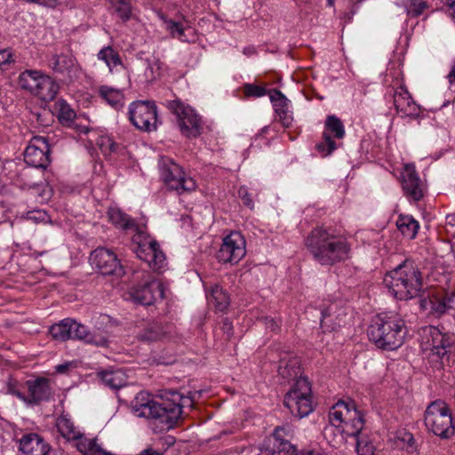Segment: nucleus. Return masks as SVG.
I'll return each mask as SVG.
<instances>
[{
    "label": "nucleus",
    "instance_id": "1",
    "mask_svg": "<svg viewBox=\"0 0 455 455\" xmlns=\"http://www.w3.org/2000/svg\"><path fill=\"white\" fill-rule=\"evenodd\" d=\"M305 245L313 259L322 266H331L349 258L350 245L346 238L322 227L315 228L308 234Z\"/></svg>",
    "mask_w": 455,
    "mask_h": 455
},
{
    "label": "nucleus",
    "instance_id": "2",
    "mask_svg": "<svg viewBox=\"0 0 455 455\" xmlns=\"http://www.w3.org/2000/svg\"><path fill=\"white\" fill-rule=\"evenodd\" d=\"M384 283L388 291L399 300H410L425 294L427 287L418 264L406 259L386 274Z\"/></svg>",
    "mask_w": 455,
    "mask_h": 455
},
{
    "label": "nucleus",
    "instance_id": "3",
    "mask_svg": "<svg viewBox=\"0 0 455 455\" xmlns=\"http://www.w3.org/2000/svg\"><path fill=\"white\" fill-rule=\"evenodd\" d=\"M407 334L404 320L396 313L388 312L378 315L372 319L369 328L370 340L378 348L395 350L400 347Z\"/></svg>",
    "mask_w": 455,
    "mask_h": 455
},
{
    "label": "nucleus",
    "instance_id": "4",
    "mask_svg": "<svg viewBox=\"0 0 455 455\" xmlns=\"http://www.w3.org/2000/svg\"><path fill=\"white\" fill-rule=\"evenodd\" d=\"M422 347L429 351L430 362L435 368L455 366V339L452 335L435 326H427L423 329Z\"/></svg>",
    "mask_w": 455,
    "mask_h": 455
},
{
    "label": "nucleus",
    "instance_id": "5",
    "mask_svg": "<svg viewBox=\"0 0 455 455\" xmlns=\"http://www.w3.org/2000/svg\"><path fill=\"white\" fill-rule=\"evenodd\" d=\"M158 169L160 179L169 190L179 195L196 190V181L188 176L183 168L172 159L163 156L159 159Z\"/></svg>",
    "mask_w": 455,
    "mask_h": 455
},
{
    "label": "nucleus",
    "instance_id": "6",
    "mask_svg": "<svg viewBox=\"0 0 455 455\" xmlns=\"http://www.w3.org/2000/svg\"><path fill=\"white\" fill-rule=\"evenodd\" d=\"M166 406L164 393L160 395V401H156L148 392L141 391L131 403V408L135 416L155 420L162 426V428L170 429L166 419Z\"/></svg>",
    "mask_w": 455,
    "mask_h": 455
},
{
    "label": "nucleus",
    "instance_id": "7",
    "mask_svg": "<svg viewBox=\"0 0 455 455\" xmlns=\"http://www.w3.org/2000/svg\"><path fill=\"white\" fill-rule=\"evenodd\" d=\"M164 105L176 116L182 135L196 138L202 134L204 122L193 108L180 99L166 100Z\"/></svg>",
    "mask_w": 455,
    "mask_h": 455
},
{
    "label": "nucleus",
    "instance_id": "8",
    "mask_svg": "<svg viewBox=\"0 0 455 455\" xmlns=\"http://www.w3.org/2000/svg\"><path fill=\"white\" fill-rule=\"evenodd\" d=\"M329 423L345 427L347 435H357L364 427L363 415L353 402L339 401L329 411Z\"/></svg>",
    "mask_w": 455,
    "mask_h": 455
},
{
    "label": "nucleus",
    "instance_id": "9",
    "mask_svg": "<svg viewBox=\"0 0 455 455\" xmlns=\"http://www.w3.org/2000/svg\"><path fill=\"white\" fill-rule=\"evenodd\" d=\"M425 425L434 435L448 439L455 433L451 411L441 400L432 402L425 412Z\"/></svg>",
    "mask_w": 455,
    "mask_h": 455
},
{
    "label": "nucleus",
    "instance_id": "10",
    "mask_svg": "<svg viewBox=\"0 0 455 455\" xmlns=\"http://www.w3.org/2000/svg\"><path fill=\"white\" fill-rule=\"evenodd\" d=\"M19 84L44 101L54 100L59 90L58 84L51 76L33 69H27L20 75Z\"/></svg>",
    "mask_w": 455,
    "mask_h": 455
},
{
    "label": "nucleus",
    "instance_id": "11",
    "mask_svg": "<svg viewBox=\"0 0 455 455\" xmlns=\"http://www.w3.org/2000/svg\"><path fill=\"white\" fill-rule=\"evenodd\" d=\"M311 393L309 381L300 377L285 395L283 403L293 416L302 419L314 410Z\"/></svg>",
    "mask_w": 455,
    "mask_h": 455
},
{
    "label": "nucleus",
    "instance_id": "12",
    "mask_svg": "<svg viewBox=\"0 0 455 455\" xmlns=\"http://www.w3.org/2000/svg\"><path fill=\"white\" fill-rule=\"evenodd\" d=\"M57 428L61 435L67 440L76 441L77 450L84 455H112L106 451L96 439H89L83 436L82 433L76 428L74 423L66 415H61L56 423Z\"/></svg>",
    "mask_w": 455,
    "mask_h": 455
},
{
    "label": "nucleus",
    "instance_id": "13",
    "mask_svg": "<svg viewBox=\"0 0 455 455\" xmlns=\"http://www.w3.org/2000/svg\"><path fill=\"white\" fill-rule=\"evenodd\" d=\"M129 119L140 131H155L157 123L156 107L148 100L134 101L129 107Z\"/></svg>",
    "mask_w": 455,
    "mask_h": 455
},
{
    "label": "nucleus",
    "instance_id": "14",
    "mask_svg": "<svg viewBox=\"0 0 455 455\" xmlns=\"http://www.w3.org/2000/svg\"><path fill=\"white\" fill-rule=\"evenodd\" d=\"M133 242L137 243L134 248L137 257L145 261L150 268L158 271L164 267L165 255L155 240L144 237L141 233L133 236Z\"/></svg>",
    "mask_w": 455,
    "mask_h": 455
},
{
    "label": "nucleus",
    "instance_id": "15",
    "mask_svg": "<svg viewBox=\"0 0 455 455\" xmlns=\"http://www.w3.org/2000/svg\"><path fill=\"white\" fill-rule=\"evenodd\" d=\"M419 307L422 310L429 309L431 315L441 317L455 310V291H443L440 292H429L419 299Z\"/></svg>",
    "mask_w": 455,
    "mask_h": 455
},
{
    "label": "nucleus",
    "instance_id": "16",
    "mask_svg": "<svg viewBox=\"0 0 455 455\" xmlns=\"http://www.w3.org/2000/svg\"><path fill=\"white\" fill-rule=\"evenodd\" d=\"M245 239L240 232H231L224 237L217 259L222 263H238L246 253Z\"/></svg>",
    "mask_w": 455,
    "mask_h": 455
},
{
    "label": "nucleus",
    "instance_id": "17",
    "mask_svg": "<svg viewBox=\"0 0 455 455\" xmlns=\"http://www.w3.org/2000/svg\"><path fill=\"white\" fill-rule=\"evenodd\" d=\"M92 265L104 275L122 276L123 266L117 255L110 249L98 247L90 256Z\"/></svg>",
    "mask_w": 455,
    "mask_h": 455
},
{
    "label": "nucleus",
    "instance_id": "18",
    "mask_svg": "<svg viewBox=\"0 0 455 455\" xmlns=\"http://www.w3.org/2000/svg\"><path fill=\"white\" fill-rule=\"evenodd\" d=\"M50 147L45 138L34 137L24 152L25 162L35 168H46L50 163Z\"/></svg>",
    "mask_w": 455,
    "mask_h": 455
},
{
    "label": "nucleus",
    "instance_id": "19",
    "mask_svg": "<svg viewBox=\"0 0 455 455\" xmlns=\"http://www.w3.org/2000/svg\"><path fill=\"white\" fill-rule=\"evenodd\" d=\"M164 401L166 402L169 428H172L180 420L182 414V408L192 407L194 397L191 395H184L176 390H169L164 392Z\"/></svg>",
    "mask_w": 455,
    "mask_h": 455
},
{
    "label": "nucleus",
    "instance_id": "20",
    "mask_svg": "<svg viewBox=\"0 0 455 455\" xmlns=\"http://www.w3.org/2000/svg\"><path fill=\"white\" fill-rule=\"evenodd\" d=\"M48 62L49 67L55 73L61 75L65 80L73 81L79 76L80 68L68 51L53 53Z\"/></svg>",
    "mask_w": 455,
    "mask_h": 455
},
{
    "label": "nucleus",
    "instance_id": "21",
    "mask_svg": "<svg viewBox=\"0 0 455 455\" xmlns=\"http://www.w3.org/2000/svg\"><path fill=\"white\" fill-rule=\"evenodd\" d=\"M164 285L156 279L147 281L144 284L134 287L130 296L135 302L141 305H152L157 299L164 298Z\"/></svg>",
    "mask_w": 455,
    "mask_h": 455
},
{
    "label": "nucleus",
    "instance_id": "22",
    "mask_svg": "<svg viewBox=\"0 0 455 455\" xmlns=\"http://www.w3.org/2000/svg\"><path fill=\"white\" fill-rule=\"evenodd\" d=\"M342 139L345 136V128L339 118L336 116H329L325 121V129L323 133V141L319 143L316 148L319 152L324 156L331 155L337 148L335 141L331 137Z\"/></svg>",
    "mask_w": 455,
    "mask_h": 455
},
{
    "label": "nucleus",
    "instance_id": "23",
    "mask_svg": "<svg viewBox=\"0 0 455 455\" xmlns=\"http://www.w3.org/2000/svg\"><path fill=\"white\" fill-rule=\"evenodd\" d=\"M402 187L404 194L414 201H419L423 196V184L412 164H406L401 172Z\"/></svg>",
    "mask_w": 455,
    "mask_h": 455
},
{
    "label": "nucleus",
    "instance_id": "24",
    "mask_svg": "<svg viewBox=\"0 0 455 455\" xmlns=\"http://www.w3.org/2000/svg\"><path fill=\"white\" fill-rule=\"evenodd\" d=\"M286 430L283 427L275 429L274 434L267 440L265 450L267 455H296L297 449L284 437Z\"/></svg>",
    "mask_w": 455,
    "mask_h": 455
},
{
    "label": "nucleus",
    "instance_id": "25",
    "mask_svg": "<svg viewBox=\"0 0 455 455\" xmlns=\"http://www.w3.org/2000/svg\"><path fill=\"white\" fill-rule=\"evenodd\" d=\"M393 98L395 109L401 116L417 118L419 116V106L413 100L403 85H400L395 90Z\"/></svg>",
    "mask_w": 455,
    "mask_h": 455
},
{
    "label": "nucleus",
    "instance_id": "26",
    "mask_svg": "<svg viewBox=\"0 0 455 455\" xmlns=\"http://www.w3.org/2000/svg\"><path fill=\"white\" fill-rule=\"evenodd\" d=\"M28 390V403H39L48 401L52 395L50 381L46 378H36L26 382Z\"/></svg>",
    "mask_w": 455,
    "mask_h": 455
},
{
    "label": "nucleus",
    "instance_id": "27",
    "mask_svg": "<svg viewBox=\"0 0 455 455\" xmlns=\"http://www.w3.org/2000/svg\"><path fill=\"white\" fill-rule=\"evenodd\" d=\"M72 332H71V339H80L84 340L87 344L95 345L97 347H107L108 344V339L100 333H92L89 331L88 328L77 323L76 321L72 319Z\"/></svg>",
    "mask_w": 455,
    "mask_h": 455
},
{
    "label": "nucleus",
    "instance_id": "28",
    "mask_svg": "<svg viewBox=\"0 0 455 455\" xmlns=\"http://www.w3.org/2000/svg\"><path fill=\"white\" fill-rule=\"evenodd\" d=\"M269 98L273 103L275 113L279 116V121L283 126L289 127L292 122L291 113L289 109L290 101L277 89H273L269 92Z\"/></svg>",
    "mask_w": 455,
    "mask_h": 455
},
{
    "label": "nucleus",
    "instance_id": "29",
    "mask_svg": "<svg viewBox=\"0 0 455 455\" xmlns=\"http://www.w3.org/2000/svg\"><path fill=\"white\" fill-rule=\"evenodd\" d=\"M20 455H47L49 448L37 434H28L20 440Z\"/></svg>",
    "mask_w": 455,
    "mask_h": 455
},
{
    "label": "nucleus",
    "instance_id": "30",
    "mask_svg": "<svg viewBox=\"0 0 455 455\" xmlns=\"http://www.w3.org/2000/svg\"><path fill=\"white\" fill-rule=\"evenodd\" d=\"M172 329L173 326L172 324L163 325L159 323H150L138 333V338L145 342L160 341L168 338Z\"/></svg>",
    "mask_w": 455,
    "mask_h": 455
},
{
    "label": "nucleus",
    "instance_id": "31",
    "mask_svg": "<svg viewBox=\"0 0 455 455\" xmlns=\"http://www.w3.org/2000/svg\"><path fill=\"white\" fill-rule=\"evenodd\" d=\"M98 376L105 386L114 390L124 387L127 383V376L120 369L102 371Z\"/></svg>",
    "mask_w": 455,
    "mask_h": 455
},
{
    "label": "nucleus",
    "instance_id": "32",
    "mask_svg": "<svg viewBox=\"0 0 455 455\" xmlns=\"http://www.w3.org/2000/svg\"><path fill=\"white\" fill-rule=\"evenodd\" d=\"M396 227L402 235L408 239H414L419 229V222L411 215H399Z\"/></svg>",
    "mask_w": 455,
    "mask_h": 455
},
{
    "label": "nucleus",
    "instance_id": "33",
    "mask_svg": "<svg viewBox=\"0 0 455 455\" xmlns=\"http://www.w3.org/2000/svg\"><path fill=\"white\" fill-rule=\"evenodd\" d=\"M207 299L218 311H225L229 305V297L227 292L218 284L212 286Z\"/></svg>",
    "mask_w": 455,
    "mask_h": 455
},
{
    "label": "nucleus",
    "instance_id": "34",
    "mask_svg": "<svg viewBox=\"0 0 455 455\" xmlns=\"http://www.w3.org/2000/svg\"><path fill=\"white\" fill-rule=\"evenodd\" d=\"M72 319L66 318L50 327L49 332L54 339L65 341L71 339Z\"/></svg>",
    "mask_w": 455,
    "mask_h": 455
},
{
    "label": "nucleus",
    "instance_id": "35",
    "mask_svg": "<svg viewBox=\"0 0 455 455\" xmlns=\"http://www.w3.org/2000/svg\"><path fill=\"white\" fill-rule=\"evenodd\" d=\"M347 434L345 427L328 424L324 427L323 434L328 443L337 447L345 441L344 434Z\"/></svg>",
    "mask_w": 455,
    "mask_h": 455
},
{
    "label": "nucleus",
    "instance_id": "36",
    "mask_svg": "<svg viewBox=\"0 0 455 455\" xmlns=\"http://www.w3.org/2000/svg\"><path fill=\"white\" fill-rule=\"evenodd\" d=\"M97 58L108 66L110 72L113 71L114 68L122 64L118 52H116L111 46L103 47L98 52Z\"/></svg>",
    "mask_w": 455,
    "mask_h": 455
},
{
    "label": "nucleus",
    "instance_id": "37",
    "mask_svg": "<svg viewBox=\"0 0 455 455\" xmlns=\"http://www.w3.org/2000/svg\"><path fill=\"white\" fill-rule=\"evenodd\" d=\"M279 374L283 379H296L300 378V366L297 358L290 359L288 362L282 361L278 369Z\"/></svg>",
    "mask_w": 455,
    "mask_h": 455
},
{
    "label": "nucleus",
    "instance_id": "38",
    "mask_svg": "<svg viewBox=\"0 0 455 455\" xmlns=\"http://www.w3.org/2000/svg\"><path fill=\"white\" fill-rule=\"evenodd\" d=\"M99 93L111 107L118 108L122 106L123 94L120 91L107 85H102L99 89Z\"/></svg>",
    "mask_w": 455,
    "mask_h": 455
},
{
    "label": "nucleus",
    "instance_id": "39",
    "mask_svg": "<svg viewBox=\"0 0 455 455\" xmlns=\"http://www.w3.org/2000/svg\"><path fill=\"white\" fill-rule=\"evenodd\" d=\"M354 436L356 437V452L358 455H375V445L367 435L362 434L361 431Z\"/></svg>",
    "mask_w": 455,
    "mask_h": 455
},
{
    "label": "nucleus",
    "instance_id": "40",
    "mask_svg": "<svg viewBox=\"0 0 455 455\" xmlns=\"http://www.w3.org/2000/svg\"><path fill=\"white\" fill-rule=\"evenodd\" d=\"M114 14H116L123 22L128 21L132 17V6L131 0H123L110 6Z\"/></svg>",
    "mask_w": 455,
    "mask_h": 455
},
{
    "label": "nucleus",
    "instance_id": "41",
    "mask_svg": "<svg viewBox=\"0 0 455 455\" xmlns=\"http://www.w3.org/2000/svg\"><path fill=\"white\" fill-rule=\"evenodd\" d=\"M396 444L400 445L401 448L405 449L408 452H413L416 451L415 439L410 432L405 429L398 430L395 433Z\"/></svg>",
    "mask_w": 455,
    "mask_h": 455
},
{
    "label": "nucleus",
    "instance_id": "42",
    "mask_svg": "<svg viewBox=\"0 0 455 455\" xmlns=\"http://www.w3.org/2000/svg\"><path fill=\"white\" fill-rule=\"evenodd\" d=\"M109 219L113 224L123 229H130L133 228V220L120 210H111L109 212Z\"/></svg>",
    "mask_w": 455,
    "mask_h": 455
},
{
    "label": "nucleus",
    "instance_id": "43",
    "mask_svg": "<svg viewBox=\"0 0 455 455\" xmlns=\"http://www.w3.org/2000/svg\"><path fill=\"white\" fill-rule=\"evenodd\" d=\"M426 8L427 3L422 0H411L405 5L407 14L411 17L419 16Z\"/></svg>",
    "mask_w": 455,
    "mask_h": 455
},
{
    "label": "nucleus",
    "instance_id": "44",
    "mask_svg": "<svg viewBox=\"0 0 455 455\" xmlns=\"http://www.w3.org/2000/svg\"><path fill=\"white\" fill-rule=\"evenodd\" d=\"M165 25L166 29L172 34L173 37H176L183 42L187 41L184 34V27L181 23L170 20L165 21Z\"/></svg>",
    "mask_w": 455,
    "mask_h": 455
},
{
    "label": "nucleus",
    "instance_id": "45",
    "mask_svg": "<svg viewBox=\"0 0 455 455\" xmlns=\"http://www.w3.org/2000/svg\"><path fill=\"white\" fill-rule=\"evenodd\" d=\"M243 93L246 97L259 98L267 93L266 88L253 84H245L243 85Z\"/></svg>",
    "mask_w": 455,
    "mask_h": 455
},
{
    "label": "nucleus",
    "instance_id": "46",
    "mask_svg": "<svg viewBox=\"0 0 455 455\" xmlns=\"http://www.w3.org/2000/svg\"><path fill=\"white\" fill-rule=\"evenodd\" d=\"M76 117V113L64 102L60 103L59 118L62 123H70Z\"/></svg>",
    "mask_w": 455,
    "mask_h": 455
},
{
    "label": "nucleus",
    "instance_id": "47",
    "mask_svg": "<svg viewBox=\"0 0 455 455\" xmlns=\"http://www.w3.org/2000/svg\"><path fill=\"white\" fill-rule=\"evenodd\" d=\"M99 145L104 154L116 152L119 148V145L114 142L109 137L101 138Z\"/></svg>",
    "mask_w": 455,
    "mask_h": 455
},
{
    "label": "nucleus",
    "instance_id": "48",
    "mask_svg": "<svg viewBox=\"0 0 455 455\" xmlns=\"http://www.w3.org/2000/svg\"><path fill=\"white\" fill-rule=\"evenodd\" d=\"M331 311H332V307H328V308L323 309L321 312V314H322L321 327L324 331H334L335 330L334 326H331L329 324V323L331 322V319H329L331 316Z\"/></svg>",
    "mask_w": 455,
    "mask_h": 455
},
{
    "label": "nucleus",
    "instance_id": "49",
    "mask_svg": "<svg viewBox=\"0 0 455 455\" xmlns=\"http://www.w3.org/2000/svg\"><path fill=\"white\" fill-rule=\"evenodd\" d=\"M13 61L12 53L9 49L0 50V69L4 70V67Z\"/></svg>",
    "mask_w": 455,
    "mask_h": 455
},
{
    "label": "nucleus",
    "instance_id": "50",
    "mask_svg": "<svg viewBox=\"0 0 455 455\" xmlns=\"http://www.w3.org/2000/svg\"><path fill=\"white\" fill-rule=\"evenodd\" d=\"M238 196L242 199L243 204L250 209H252L254 204L252 199L245 188H240L238 190Z\"/></svg>",
    "mask_w": 455,
    "mask_h": 455
},
{
    "label": "nucleus",
    "instance_id": "51",
    "mask_svg": "<svg viewBox=\"0 0 455 455\" xmlns=\"http://www.w3.org/2000/svg\"><path fill=\"white\" fill-rule=\"evenodd\" d=\"M7 392L12 395H15L17 398H19L20 401L24 403H28V395H25L23 393H21L15 385L9 384Z\"/></svg>",
    "mask_w": 455,
    "mask_h": 455
},
{
    "label": "nucleus",
    "instance_id": "52",
    "mask_svg": "<svg viewBox=\"0 0 455 455\" xmlns=\"http://www.w3.org/2000/svg\"><path fill=\"white\" fill-rule=\"evenodd\" d=\"M221 330L227 334L228 338H230L231 335L233 334V325L232 323L228 318L222 320Z\"/></svg>",
    "mask_w": 455,
    "mask_h": 455
},
{
    "label": "nucleus",
    "instance_id": "53",
    "mask_svg": "<svg viewBox=\"0 0 455 455\" xmlns=\"http://www.w3.org/2000/svg\"><path fill=\"white\" fill-rule=\"evenodd\" d=\"M264 323L267 329L275 331L279 328V323L272 317L267 316L264 318Z\"/></svg>",
    "mask_w": 455,
    "mask_h": 455
},
{
    "label": "nucleus",
    "instance_id": "54",
    "mask_svg": "<svg viewBox=\"0 0 455 455\" xmlns=\"http://www.w3.org/2000/svg\"><path fill=\"white\" fill-rule=\"evenodd\" d=\"M71 365L72 363L70 362L58 364L55 366V371L60 374L66 373Z\"/></svg>",
    "mask_w": 455,
    "mask_h": 455
},
{
    "label": "nucleus",
    "instance_id": "55",
    "mask_svg": "<svg viewBox=\"0 0 455 455\" xmlns=\"http://www.w3.org/2000/svg\"><path fill=\"white\" fill-rule=\"evenodd\" d=\"M448 78L450 81L451 88L455 90V64L453 65L451 72L449 73Z\"/></svg>",
    "mask_w": 455,
    "mask_h": 455
},
{
    "label": "nucleus",
    "instance_id": "56",
    "mask_svg": "<svg viewBox=\"0 0 455 455\" xmlns=\"http://www.w3.org/2000/svg\"><path fill=\"white\" fill-rule=\"evenodd\" d=\"M138 455H163L162 452L154 450L153 448H147L140 451Z\"/></svg>",
    "mask_w": 455,
    "mask_h": 455
},
{
    "label": "nucleus",
    "instance_id": "57",
    "mask_svg": "<svg viewBox=\"0 0 455 455\" xmlns=\"http://www.w3.org/2000/svg\"><path fill=\"white\" fill-rule=\"evenodd\" d=\"M44 217H45V213L39 212V211L30 212V216H29L30 219L41 220H44Z\"/></svg>",
    "mask_w": 455,
    "mask_h": 455
},
{
    "label": "nucleus",
    "instance_id": "58",
    "mask_svg": "<svg viewBox=\"0 0 455 455\" xmlns=\"http://www.w3.org/2000/svg\"><path fill=\"white\" fill-rule=\"evenodd\" d=\"M301 455H327V453L318 450H311L304 451Z\"/></svg>",
    "mask_w": 455,
    "mask_h": 455
},
{
    "label": "nucleus",
    "instance_id": "59",
    "mask_svg": "<svg viewBox=\"0 0 455 455\" xmlns=\"http://www.w3.org/2000/svg\"><path fill=\"white\" fill-rule=\"evenodd\" d=\"M243 52L245 54V55H251L254 53V48L252 47H245L243 50Z\"/></svg>",
    "mask_w": 455,
    "mask_h": 455
},
{
    "label": "nucleus",
    "instance_id": "60",
    "mask_svg": "<svg viewBox=\"0 0 455 455\" xmlns=\"http://www.w3.org/2000/svg\"><path fill=\"white\" fill-rule=\"evenodd\" d=\"M451 10H452L451 15L455 18V4H446Z\"/></svg>",
    "mask_w": 455,
    "mask_h": 455
},
{
    "label": "nucleus",
    "instance_id": "61",
    "mask_svg": "<svg viewBox=\"0 0 455 455\" xmlns=\"http://www.w3.org/2000/svg\"><path fill=\"white\" fill-rule=\"evenodd\" d=\"M445 4H455V0H446Z\"/></svg>",
    "mask_w": 455,
    "mask_h": 455
},
{
    "label": "nucleus",
    "instance_id": "62",
    "mask_svg": "<svg viewBox=\"0 0 455 455\" xmlns=\"http://www.w3.org/2000/svg\"><path fill=\"white\" fill-rule=\"evenodd\" d=\"M327 5L333 6L334 5V0H327Z\"/></svg>",
    "mask_w": 455,
    "mask_h": 455
}]
</instances>
